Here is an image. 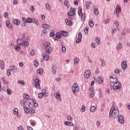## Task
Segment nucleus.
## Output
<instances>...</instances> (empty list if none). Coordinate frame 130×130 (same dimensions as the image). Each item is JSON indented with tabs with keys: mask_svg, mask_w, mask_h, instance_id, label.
I'll return each mask as SVG.
<instances>
[{
	"mask_svg": "<svg viewBox=\"0 0 130 130\" xmlns=\"http://www.w3.org/2000/svg\"><path fill=\"white\" fill-rule=\"evenodd\" d=\"M26 105H25L26 108L28 109H32V108H34L35 107H37L38 106V104L35 101V100H27L26 101Z\"/></svg>",
	"mask_w": 130,
	"mask_h": 130,
	"instance_id": "nucleus-1",
	"label": "nucleus"
},
{
	"mask_svg": "<svg viewBox=\"0 0 130 130\" xmlns=\"http://www.w3.org/2000/svg\"><path fill=\"white\" fill-rule=\"evenodd\" d=\"M119 115V112H118V110L115 107H112L111 108L109 113L110 117H117Z\"/></svg>",
	"mask_w": 130,
	"mask_h": 130,
	"instance_id": "nucleus-2",
	"label": "nucleus"
},
{
	"mask_svg": "<svg viewBox=\"0 0 130 130\" xmlns=\"http://www.w3.org/2000/svg\"><path fill=\"white\" fill-rule=\"evenodd\" d=\"M43 46L45 53H47V54H50L52 51V47H51L50 43L49 42H45L44 43Z\"/></svg>",
	"mask_w": 130,
	"mask_h": 130,
	"instance_id": "nucleus-3",
	"label": "nucleus"
},
{
	"mask_svg": "<svg viewBox=\"0 0 130 130\" xmlns=\"http://www.w3.org/2000/svg\"><path fill=\"white\" fill-rule=\"evenodd\" d=\"M17 44L20 46H25V47L29 46V42L27 41H24V38L17 39Z\"/></svg>",
	"mask_w": 130,
	"mask_h": 130,
	"instance_id": "nucleus-4",
	"label": "nucleus"
},
{
	"mask_svg": "<svg viewBox=\"0 0 130 130\" xmlns=\"http://www.w3.org/2000/svg\"><path fill=\"white\" fill-rule=\"evenodd\" d=\"M40 83V80L38 78H36L35 79V82L32 83V86L34 88H36V89H41Z\"/></svg>",
	"mask_w": 130,
	"mask_h": 130,
	"instance_id": "nucleus-5",
	"label": "nucleus"
},
{
	"mask_svg": "<svg viewBox=\"0 0 130 130\" xmlns=\"http://www.w3.org/2000/svg\"><path fill=\"white\" fill-rule=\"evenodd\" d=\"M72 90L73 94H77V92L80 91V87L79 86L78 83H76L74 84Z\"/></svg>",
	"mask_w": 130,
	"mask_h": 130,
	"instance_id": "nucleus-6",
	"label": "nucleus"
},
{
	"mask_svg": "<svg viewBox=\"0 0 130 130\" xmlns=\"http://www.w3.org/2000/svg\"><path fill=\"white\" fill-rule=\"evenodd\" d=\"M114 90H120L121 89V83L119 82H115L113 86Z\"/></svg>",
	"mask_w": 130,
	"mask_h": 130,
	"instance_id": "nucleus-7",
	"label": "nucleus"
},
{
	"mask_svg": "<svg viewBox=\"0 0 130 130\" xmlns=\"http://www.w3.org/2000/svg\"><path fill=\"white\" fill-rule=\"evenodd\" d=\"M67 15H68V16H70V17H73V16H75V15H76V9L71 7L70 8V11L68 12Z\"/></svg>",
	"mask_w": 130,
	"mask_h": 130,
	"instance_id": "nucleus-8",
	"label": "nucleus"
},
{
	"mask_svg": "<svg viewBox=\"0 0 130 130\" xmlns=\"http://www.w3.org/2000/svg\"><path fill=\"white\" fill-rule=\"evenodd\" d=\"M111 83H116L117 82V76L112 75L110 78Z\"/></svg>",
	"mask_w": 130,
	"mask_h": 130,
	"instance_id": "nucleus-9",
	"label": "nucleus"
},
{
	"mask_svg": "<svg viewBox=\"0 0 130 130\" xmlns=\"http://www.w3.org/2000/svg\"><path fill=\"white\" fill-rule=\"evenodd\" d=\"M90 76H91V71H90V70H87L84 72V77L86 79H88V78H90Z\"/></svg>",
	"mask_w": 130,
	"mask_h": 130,
	"instance_id": "nucleus-10",
	"label": "nucleus"
},
{
	"mask_svg": "<svg viewBox=\"0 0 130 130\" xmlns=\"http://www.w3.org/2000/svg\"><path fill=\"white\" fill-rule=\"evenodd\" d=\"M121 12V7L119 5H117L115 8V11H114V14H118Z\"/></svg>",
	"mask_w": 130,
	"mask_h": 130,
	"instance_id": "nucleus-11",
	"label": "nucleus"
},
{
	"mask_svg": "<svg viewBox=\"0 0 130 130\" xmlns=\"http://www.w3.org/2000/svg\"><path fill=\"white\" fill-rule=\"evenodd\" d=\"M89 90L91 92L90 94V98H93L94 96H95V92L94 91V88L93 87L90 88Z\"/></svg>",
	"mask_w": 130,
	"mask_h": 130,
	"instance_id": "nucleus-12",
	"label": "nucleus"
},
{
	"mask_svg": "<svg viewBox=\"0 0 130 130\" xmlns=\"http://www.w3.org/2000/svg\"><path fill=\"white\" fill-rule=\"evenodd\" d=\"M55 98H56L59 101H61V98L60 97V94H59V91L54 94Z\"/></svg>",
	"mask_w": 130,
	"mask_h": 130,
	"instance_id": "nucleus-13",
	"label": "nucleus"
},
{
	"mask_svg": "<svg viewBox=\"0 0 130 130\" xmlns=\"http://www.w3.org/2000/svg\"><path fill=\"white\" fill-rule=\"evenodd\" d=\"M44 60H45L46 61H47V60H49V55L48 54H46L45 53H43L42 54Z\"/></svg>",
	"mask_w": 130,
	"mask_h": 130,
	"instance_id": "nucleus-14",
	"label": "nucleus"
},
{
	"mask_svg": "<svg viewBox=\"0 0 130 130\" xmlns=\"http://www.w3.org/2000/svg\"><path fill=\"white\" fill-rule=\"evenodd\" d=\"M10 70L12 73H16L17 71V67H16L15 66H11L10 67Z\"/></svg>",
	"mask_w": 130,
	"mask_h": 130,
	"instance_id": "nucleus-15",
	"label": "nucleus"
},
{
	"mask_svg": "<svg viewBox=\"0 0 130 130\" xmlns=\"http://www.w3.org/2000/svg\"><path fill=\"white\" fill-rule=\"evenodd\" d=\"M118 119L120 123H124V120L123 119V116H122V115L119 116Z\"/></svg>",
	"mask_w": 130,
	"mask_h": 130,
	"instance_id": "nucleus-16",
	"label": "nucleus"
},
{
	"mask_svg": "<svg viewBox=\"0 0 130 130\" xmlns=\"http://www.w3.org/2000/svg\"><path fill=\"white\" fill-rule=\"evenodd\" d=\"M121 66L122 70H126V68H127V66L126 65V61H123L121 63Z\"/></svg>",
	"mask_w": 130,
	"mask_h": 130,
	"instance_id": "nucleus-17",
	"label": "nucleus"
},
{
	"mask_svg": "<svg viewBox=\"0 0 130 130\" xmlns=\"http://www.w3.org/2000/svg\"><path fill=\"white\" fill-rule=\"evenodd\" d=\"M56 66L54 65L52 67V72L53 75H56Z\"/></svg>",
	"mask_w": 130,
	"mask_h": 130,
	"instance_id": "nucleus-18",
	"label": "nucleus"
},
{
	"mask_svg": "<svg viewBox=\"0 0 130 130\" xmlns=\"http://www.w3.org/2000/svg\"><path fill=\"white\" fill-rule=\"evenodd\" d=\"M60 33L64 37H68L69 36V34L67 31H61Z\"/></svg>",
	"mask_w": 130,
	"mask_h": 130,
	"instance_id": "nucleus-19",
	"label": "nucleus"
},
{
	"mask_svg": "<svg viewBox=\"0 0 130 130\" xmlns=\"http://www.w3.org/2000/svg\"><path fill=\"white\" fill-rule=\"evenodd\" d=\"M0 67L2 70H5V62L3 60H0Z\"/></svg>",
	"mask_w": 130,
	"mask_h": 130,
	"instance_id": "nucleus-20",
	"label": "nucleus"
},
{
	"mask_svg": "<svg viewBox=\"0 0 130 130\" xmlns=\"http://www.w3.org/2000/svg\"><path fill=\"white\" fill-rule=\"evenodd\" d=\"M42 27L44 28V29H47L48 30L50 29V26L47 24H43Z\"/></svg>",
	"mask_w": 130,
	"mask_h": 130,
	"instance_id": "nucleus-21",
	"label": "nucleus"
},
{
	"mask_svg": "<svg viewBox=\"0 0 130 130\" xmlns=\"http://www.w3.org/2000/svg\"><path fill=\"white\" fill-rule=\"evenodd\" d=\"M6 25L9 29H11V28H12V24H11V23L9 21L6 22Z\"/></svg>",
	"mask_w": 130,
	"mask_h": 130,
	"instance_id": "nucleus-22",
	"label": "nucleus"
},
{
	"mask_svg": "<svg viewBox=\"0 0 130 130\" xmlns=\"http://www.w3.org/2000/svg\"><path fill=\"white\" fill-rule=\"evenodd\" d=\"M61 38V34L59 32L56 33V37H55V40H57V39H60Z\"/></svg>",
	"mask_w": 130,
	"mask_h": 130,
	"instance_id": "nucleus-23",
	"label": "nucleus"
},
{
	"mask_svg": "<svg viewBox=\"0 0 130 130\" xmlns=\"http://www.w3.org/2000/svg\"><path fill=\"white\" fill-rule=\"evenodd\" d=\"M32 22L34 23L36 25V26H39V22L38 21V20H37V19L33 18Z\"/></svg>",
	"mask_w": 130,
	"mask_h": 130,
	"instance_id": "nucleus-24",
	"label": "nucleus"
},
{
	"mask_svg": "<svg viewBox=\"0 0 130 130\" xmlns=\"http://www.w3.org/2000/svg\"><path fill=\"white\" fill-rule=\"evenodd\" d=\"M26 23H28V24H31V23H33V19L30 17L27 18L26 19Z\"/></svg>",
	"mask_w": 130,
	"mask_h": 130,
	"instance_id": "nucleus-25",
	"label": "nucleus"
},
{
	"mask_svg": "<svg viewBox=\"0 0 130 130\" xmlns=\"http://www.w3.org/2000/svg\"><path fill=\"white\" fill-rule=\"evenodd\" d=\"M14 24L16 25V26H19L20 24H21V22L19 21V20L17 19H15L14 21Z\"/></svg>",
	"mask_w": 130,
	"mask_h": 130,
	"instance_id": "nucleus-26",
	"label": "nucleus"
},
{
	"mask_svg": "<svg viewBox=\"0 0 130 130\" xmlns=\"http://www.w3.org/2000/svg\"><path fill=\"white\" fill-rule=\"evenodd\" d=\"M37 73L38 74V75H42L43 74V70L42 69H40L37 70Z\"/></svg>",
	"mask_w": 130,
	"mask_h": 130,
	"instance_id": "nucleus-27",
	"label": "nucleus"
},
{
	"mask_svg": "<svg viewBox=\"0 0 130 130\" xmlns=\"http://www.w3.org/2000/svg\"><path fill=\"white\" fill-rule=\"evenodd\" d=\"M88 24H89V27H90L91 28H92L94 26V23H93V20H92L91 19L89 20Z\"/></svg>",
	"mask_w": 130,
	"mask_h": 130,
	"instance_id": "nucleus-28",
	"label": "nucleus"
},
{
	"mask_svg": "<svg viewBox=\"0 0 130 130\" xmlns=\"http://www.w3.org/2000/svg\"><path fill=\"white\" fill-rule=\"evenodd\" d=\"M45 8H46V10H47L48 11H50V9H51L50 5H49V4H48V3L46 4Z\"/></svg>",
	"mask_w": 130,
	"mask_h": 130,
	"instance_id": "nucleus-29",
	"label": "nucleus"
},
{
	"mask_svg": "<svg viewBox=\"0 0 130 130\" xmlns=\"http://www.w3.org/2000/svg\"><path fill=\"white\" fill-rule=\"evenodd\" d=\"M65 22L66 23L67 25H68V26H71V25H72V23H73L72 21L68 20V19L65 20Z\"/></svg>",
	"mask_w": 130,
	"mask_h": 130,
	"instance_id": "nucleus-30",
	"label": "nucleus"
},
{
	"mask_svg": "<svg viewBox=\"0 0 130 130\" xmlns=\"http://www.w3.org/2000/svg\"><path fill=\"white\" fill-rule=\"evenodd\" d=\"M24 110L25 113H26V114H28L30 112V109H28L26 106L24 108Z\"/></svg>",
	"mask_w": 130,
	"mask_h": 130,
	"instance_id": "nucleus-31",
	"label": "nucleus"
},
{
	"mask_svg": "<svg viewBox=\"0 0 130 130\" xmlns=\"http://www.w3.org/2000/svg\"><path fill=\"white\" fill-rule=\"evenodd\" d=\"M79 61H80V60H79V58L75 57L74 60V64H78L79 63Z\"/></svg>",
	"mask_w": 130,
	"mask_h": 130,
	"instance_id": "nucleus-32",
	"label": "nucleus"
},
{
	"mask_svg": "<svg viewBox=\"0 0 130 130\" xmlns=\"http://www.w3.org/2000/svg\"><path fill=\"white\" fill-rule=\"evenodd\" d=\"M97 82L99 84H102V83H103V79L100 77H99L97 79Z\"/></svg>",
	"mask_w": 130,
	"mask_h": 130,
	"instance_id": "nucleus-33",
	"label": "nucleus"
},
{
	"mask_svg": "<svg viewBox=\"0 0 130 130\" xmlns=\"http://www.w3.org/2000/svg\"><path fill=\"white\" fill-rule=\"evenodd\" d=\"M121 48H122V45H121V43H119L117 46V50H120Z\"/></svg>",
	"mask_w": 130,
	"mask_h": 130,
	"instance_id": "nucleus-34",
	"label": "nucleus"
},
{
	"mask_svg": "<svg viewBox=\"0 0 130 130\" xmlns=\"http://www.w3.org/2000/svg\"><path fill=\"white\" fill-rule=\"evenodd\" d=\"M95 110L96 107L95 106H92L90 109V111H91V112H95Z\"/></svg>",
	"mask_w": 130,
	"mask_h": 130,
	"instance_id": "nucleus-35",
	"label": "nucleus"
},
{
	"mask_svg": "<svg viewBox=\"0 0 130 130\" xmlns=\"http://www.w3.org/2000/svg\"><path fill=\"white\" fill-rule=\"evenodd\" d=\"M93 13L94 15H99V11H98V9L95 8L93 10Z\"/></svg>",
	"mask_w": 130,
	"mask_h": 130,
	"instance_id": "nucleus-36",
	"label": "nucleus"
},
{
	"mask_svg": "<svg viewBox=\"0 0 130 130\" xmlns=\"http://www.w3.org/2000/svg\"><path fill=\"white\" fill-rule=\"evenodd\" d=\"M83 13H82V7H79L78 8V15L81 16Z\"/></svg>",
	"mask_w": 130,
	"mask_h": 130,
	"instance_id": "nucleus-37",
	"label": "nucleus"
},
{
	"mask_svg": "<svg viewBox=\"0 0 130 130\" xmlns=\"http://www.w3.org/2000/svg\"><path fill=\"white\" fill-rule=\"evenodd\" d=\"M29 54L31 56H34V55H35V51L34 50H31L29 52Z\"/></svg>",
	"mask_w": 130,
	"mask_h": 130,
	"instance_id": "nucleus-38",
	"label": "nucleus"
},
{
	"mask_svg": "<svg viewBox=\"0 0 130 130\" xmlns=\"http://www.w3.org/2000/svg\"><path fill=\"white\" fill-rule=\"evenodd\" d=\"M23 97H24V99H29V98H30V95H29V94H28V93H25L23 95Z\"/></svg>",
	"mask_w": 130,
	"mask_h": 130,
	"instance_id": "nucleus-39",
	"label": "nucleus"
},
{
	"mask_svg": "<svg viewBox=\"0 0 130 130\" xmlns=\"http://www.w3.org/2000/svg\"><path fill=\"white\" fill-rule=\"evenodd\" d=\"M34 66H35L36 68H38V67L39 66V62H38V61L36 60L34 61Z\"/></svg>",
	"mask_w": 130,
	"mask_h": 130,
	"instance_id": "nucleus-40",
	"label": "nucleus"
},
{
	"mask_svg": "<svg viewBox=\"0 0 130 130\" xmlns=\"http://www.w3.org/2000/svg\"><path fill=\"white\" fill-rule=\"evenodd\" d=\"M95 42L97 43V44L99 45L100 44V38L98 37L95 38Z\"/></svg>",
	"mask_w": 130,
	"mask_h": 130,
	"instance_id": "nucleus-41",
	"label": "nucleus"
},
{
	"mask_svg": "<svg viewBox=\"0 0 130 130\" xmlns=\"http://www.w3.org/2000/svg\"><path fill=\"white\" fill-rule=\"evenodd\" d=\"M15 50L16 51H20V50H21V47H20L19 45H16L15 46Z\"/></svg>",
	"mask_w": 130,
	"mask_h": 130,
	"instance_id": "nucleus-42",
	"label": "nucleus"
},
{
	"mask_svg": "<svg viewBox=\"0 0 130 130\" xmlns=\"http://www.w3.org/2000/svg\"><path fill=\"white\" fill-rule=\"evenodd\" d=\"M80 16H81V20H82V21H84L86 19L85 15L84 13H83Z\"/></svg>",
	"mask_w": 130,
	"mask_h": 130,
	"instance_id": "nucleus-43",
	"label": "nucleus"
},
{
	"mask_svg": "<svg viewBox=\"0 0 130 130\" xmlns=\"http://www.w3.org/2000/svg\"><path fill=\"white\" fill-rule=\"evenodd\" d=\"M64 4L65 5L67 6V7H68V8H70V3L68 1V0L65 1Z\"/></svg>",
	"mask_w": 130,
	"mask_h": 130,
	"instance_id": "nucleus-44",
	"label": "nucleus"
},
{
	"mask_svg": "<svg viewBox=\"0 0 130 130\" xmlns=\"http://www.w3.org/2000/svg\"><path fill=\"white\" fill-rule=\"evenodd\" d=\"M61 50L62 52H66V51H67V48H66V46L62 45Z\"/></svg>",
	"mask_w": 130,
	"mask_h": 130,
	"instance_id": "nucleus-45",
	"label": "nucleus"
},
{
	"mask_svg": "<svg viewBox=\"0 0 130 130\" xmlns=\"http://www.w3.org/2000/svg\"><path fill=\"white\" fill-rule=\"evenodd\" d=\"M81 111H82V112H85V111H86V107H85V106L84 105L82 106Z\"/></svg>",
	"mask_w": 130,
	"mask_h": 130,
	"instance_id": "nucleus-46",
	"label": "nucleus"
},
{
	"mask_svg": "<svg viewBox=\"0 0 130 130\" xmlns=\"http://www.w3.org/2000/svg\"><path fill=\"white\" fill-rule=\"evenodd\" d=\"M43 96H44V94H43V93L41 92L40 93H39L38 94V97L39 98H40V99H41V98H43Z\"/></svg>",
	"mask_w": 130,
	"mask_h": 130,
	"instance_id": "nucleus-47",
	"label": "nucleus"
},
{
	"mask_svg": "<svg viewBox=\"0 0 130 130\" xmlns=\"http://www.w3.org/2000/svg\"><path fill=\"white\" fill-rule=\"evenodd\" d=\"M18 109L14 108L13 110V113L14 114H18Z\"/></svg>",
	"mask_w": 130,
	"mask_h": 130,
	"instance_id": "nucleus-48",
	"label": "nucleus"
},
{
	"mask_svg": "<svg viewBox=\"0 0 130 130\" xmlns=\"http://www.w3.org/2000/svg\"><path fill=\"white\" fill-rule=\"evenodd\" d=\"M7 92L8 95H11L12 94V91H11V89H7Z\"/></svg>",
	"mask_w": 130,
	"mask_h": 130,
	"instance_id": "nucleus-49",
	"label": "nucleus"
},
{
	"mask_svg": "<svg viewBox=\"0 0 130 130\" xmlns=\"http://www.w3.org/2000/svg\"><path fill=\"white\" fill-rule=\"evenodd\" d=\"M99 96H100V98H102V97L103 96L102 90H100V91H99Z\"/></svg>",
	"mask_w": 130,
	"mask_h": 130,
	"instance_id": "nucleus-50",
	"label": "nucleus"
},
{
	"mask_svg": "<svg viewBox=\"0 0 130 130\" xmlns=\"http://www.w3.org/2000/svg\"><path fill=\"white\" fill-rule=\"evenodd\" d=\"M2 80L3 81V82H4V83H5V84H7L8 83V81H7V80H6V78H5L4 77H2Z\"/></svg>",
	"mask_w": 130,
	"mask_h": 130,
	"instance_id": "nucleus-51",
	"label": "nucleus"
},
{
	"mask_svg": "<svg viewBox=\"0 0 130 130\" xmlns=\"http://www.w3.org/2000/svg\"><path fill=\"white\" fill-rule=\"evenodd\" d=\"M88 31H89V28L88 27H85V28L84 29V32L85 33V34H87Z\"/></svg>",
	"mask_w": 130,
	"mask_h": 130,
	"instance_id": "nucleus-52",
	"label": "nucleus"
},
{
	"mask_svg": "<svg viewBox=\"0 0 130 130\" xmlns=\"http://www.w3.org/2000/svg\"><path fill=\"white\" fill-rule=\"evenodd\" d=\"M18 84H21V85H25V82H24V81H18Z\"/></svg>",
	"mask_w": 130,
	"mask_h": 130,
	"instance_id": "nucleus-53",
	"label": "nucleus"
},
{
	"mask_svg": "<svg viewBox=\"0 0 130 130\" xmlns=\"http://www.w3.org/2000/svg\"><path fill=\"white\" fill-rule=\"evenodd\" d=\"M7 76H11V71H10L9 69H8V70L7 71Z\"/></svg>",
	"mask_w": 130,
	"mask_h": 130,
	"instance_id": "nucleus-54",
	"label": "nucleus"
},
{
	"mask_svg": "<svg viewBox=\"0 0 130 130\" xmlns=\"http://www.w3.org/2000/svg\"><path fill=\"white\" fill-rule=\"evenodd\" d=\"M91 47H92V48H96V43H92Z\"/></svg>",
	"mask_w": 130,
	"mask_h": 130,
	"instance_id": "nucleus-55",
	"label": "nucleus"
},
{
	"mask_svg": "<svg viewBox=\"0 0 130 130\" xmlns=\"http://www.w3.org/2000/svg\"><path fill=\"white\" fill-rule=\"evenodd\" d=\"M18 130H24V128L23 127V126L20 125L18 127Z\"/></svg>",
	"mask_w": 130,
	"mask_h": 130,
	"instance_id": "nucleus-56",
	"label": "nucleus"
},
{
	"mask_svg": "<svg viewBox=\"0 0 130 130\" xmlns=\"http://www.w3.org/2000/svg\"><path fill=\"white\" fill-rule=\"evenodd\" d=\"M81 41H82V39L78 38L76 40V43H80V42H81Z\"/></svg>",
	"mask_w": 130,
	"mask_h": 130,
	"instance_id": "nucleus-57",
	"label": "nucleus"
},
{
	"mask_svg": "<svg viewBox=\"0 0 130 130\" xmlns=\"http://www.w3.org/2000/svg\"><path fill=\"white\" fill-rule=\"evenodd\" d=\"M29 113H30L31 114H34L35 113V110H30L29 111Z\"/></svg>",
	"mask_w": 130,
	"mask_h": 130,
	"instance_id": "nucleus-58",
	"label": "nucleus"
},
{
	"mask_svg": "<svg viewBox=\"0 0 130 130\" xmlns=\"http://www.w3.org/2000/svg\"><path fill=\"white\" fill-rule=\"evenodd\" d=\"M22 21L23 22V23H27V19H26V18H25V17H22Z\"/></svg>",
	"mask_w": 130,
	"mask_h": 130,
	"instance_id": "nucleus-59",
	"label": "nucleus"
},
{
	"mask_svg": "<svg viewBox=\"0 0 130 130\" xmlns=\"http://www.w3.org/2000/svg\"><path fill=\"white\" fill-rule=\"evenodd\" d=\"M106 93L107 94H108V95H109V94H110V89H109V88H107L106 89Z\"/></svg>",
	"mask_w": 130,
	"mask_h": 130,
	"instance_id": "nucleus-60",
	"label": "nucleus"
},
{
	"mask_svg": "<svg viewBox=\"0 0 130 130\" xmlns=\"http://www.w3.org/2000/svg\"><path fill=\"white\" fill-rule=\"evenodd\" d=\"M115 24L117 28V27H118V26H119V23L118 22V21H115Z\"/></svg>",
	"mask_w": 130,
	"mask_h": 130,
	"instance_id": "nucleus-61",
	"label": "nucleus"
},
{
	"mask_svg": "<svg viewBox=\"0 0 130 130\" xmlns=\"http://www.w3.org/2000/svg\"><path fill=\"white\" fill-rule=\"evenodd\" d=\"M78 37H79V39H82V33L81 32H79L78 33Z\"/></svg>",
	"mask_w": 130,
	"mask_h": 130,
	"instance_id": "nucleus-62",
	"label": "nucleus"
},
{
	"mask_svg": "<svg viewBox=\"0 0 130 130\" xmlns=\"http://www.w3.org/2000/svg\"><path fill=\"white\" fill-rule=\"evenodd\" d=\"M4 17H5V18H8V16H9V13H5L4 14Z\"/></svg>",
	"mask_w": 130,
	"mask_h": 130,
	"instance_id": "nucleus-63",
	"label": "nucleus"
},
{
	"mask_svg": "<svg viewBox=\"0 0 130 130\" xmlns=\"http://www.w3.org/2000/svg\"><path fill=\"white\" fill-rule=\"evenodd\" d=\"M70 121H66L65 122H64V124H65V125H70Z\"/></svg>",
	"mask_w": 130,
	"mask_h": 130,
	"instance_id": "nucleus-64",
	"label": "nucleus"
}]
</instances>
